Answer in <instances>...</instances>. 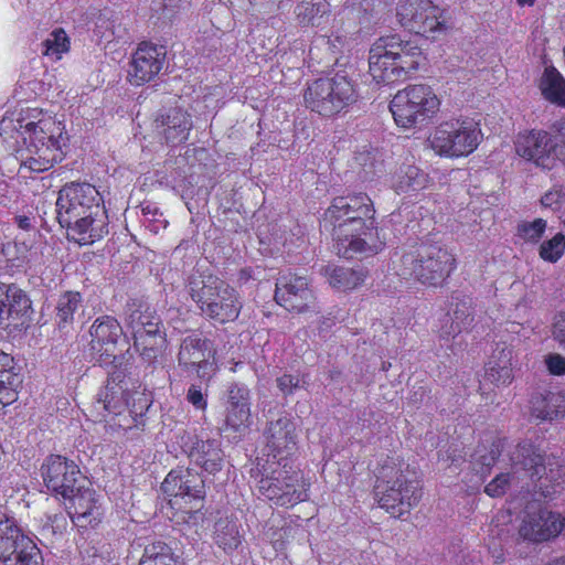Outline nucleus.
Returning a JSON list of instances; mask_svg holds the SVG:
<instances>
[{"label": "nucleus", "mask_w": 565, "mask_h": 565, "mask_svg": "<svg viewBox=\"0 0 565 565\" xmlns=\"http://www.w3.org/2000/svg\"><path fill=\"white\" fill-rule=\"evenodd\" d=\"M10 129L15 130L23 139L24 147L15 151V158L20 161V173L25 170L44 172L63 160L65 127L53 116L31 109L17 118L15 122L13 119L3 118L0 134H7Z\"/></svg>", "instance_id": "f257e3e1"}, {"label": "nucleus", "mask_w": 565, "mask_h": 565, "mask_svg": "<svg viewBox=\"0 0 565 565\" xmlns=\"http://www.w3.org/2000/svg\"><path fill=\"white\" fill-rule=\"evenodd\" d=\"M373 203L365 193L338 196L324 213L332 228L333 250L340 257L376 254L383 246L374 226Z\"/></svg>", "instance_id": "f03ea898"}, {"label": "nucleus", "mask_w": 565, "mask_h": 565, "mask_svg": "<svg viewBox=\"0 0 565 565\" xmlns=\"http://www.w3.org/2000/svg\"><path fill=\"white\" fill-rule=\"evenodd\" d=\"M56 218L67 238L92 245L108 234V215L98 190L87 182H70L56 199Z\"/></svg>", "instance_id": "7ed1b4c3"}, {"label": "nucleus", "mask_w": 565, "mask_h": 565, "mask_svg": "<svg viewBox=\"0 0 565 565\" xmlns=\"http://www.w3.org/2000/svg\"><path fill=\"white\" fill-rule=\"evenodd\" d=\"M374 493L381 508L394 516H402L419 502L420 480L408 463L387 458L379 469Z\"/></svg>", "instance_id": "20e7f679"}, {"label": "nucleus", "mask_w": 565, "mask_h": 565, "mask_svg": "<svg viewBox=\"0 0 565 565\" xmlns=\"http://www.w3.org/2000/svg\"><path fill=\"white\" fill-rule=\"evenodd\" d=\"M417 45L397 35L379 39L370 50L369 71L377 84H392L419 66Z\"/></svg>", "instance_id": "39448f33"}, {"label": "nucleus", "mask_w": 565, "mask_h": 565, "mask_svg": "<svg viewBox=\"0 0 565 565\" xmlns=\"http://www.w3.org/2000/svg\"><path fill=\"white\" fill-rule=\"evenodd\" d=\"M188 288L191 299L205 318L218 323L238 318L243 307L239 294L223 279L213 275L192 276Z\"/></svg>", "instance_id": "423d86ee"}, {"label": "nucleus", "mask_w": 565, "mask_h": 565, "mask_svg": "<svg viewBox=\"0 0 565 565\" xmlns=\"http://www.w3.org/2000/svg\"><path fill=\"white\" fill-rule=\"evenodd\" d=\"M401 275L423 285L440 286L456 268L455 256L438 243L422 242L412 246L401 258Z\"/></svg>", "instance_id": "0eeeda50"}, {"label": "nucleus", "mask_w": 565, "mask_h": 565, "mask_svg": "<svg viewBox=\"0 0 565 565\" xmlns=\"http://www.w3.org/2000/svg\"><path fill=\"white\" fill-rule=\"evenodd\" d=\"M356 99L358 93L353 82L342 74L316 79L308 85L305 93L306 106L323 117L341 113Z\"/></svg>", "instance_id": "6e6552de"}, {"label": "nucleus", "mask_w": 565, "mask_h": 565, "mask_svg": "<svg viewBox=\"0 0 565 565\" xmlns=\"http://www.w3.org/2000/svg\"><path fill=\"white\" fill-rule=\"evenodd\" d=\"M89 337L90 355L99 366H128L125 354L119 353V347L127 345L128 340L115 317L105 315L96 318L89 328Z\"/></svg>", "instance_id": "1a4fd4ad"}, {"label": "nucleus", "mask_w": 565, "mask_h": 565, "mask_svg": "<svg viewBox=\"0 0 565 565\" xmlns=\"http://www.w3.org/2000/svg\"><path fill=\"white\" fill-rule=\"evenodd\" d=\"M439 99L427 85H409L398 90L390 104L395 122L412 128L431 118L439 108Z\"/></svg>", "instance_id": "9d476101"}, {"label": "nucleus", "mask_w": 565, "mask_h": 565, "mask_svg": "<svg viewBox=\"0 0 565 565\" xmlns=\"http://www.w3.org/2000/svg\"><path fill=\"white\" fill-rule=\"evenodd\" d=\"M482 139L479 125L472 119H451L434 130L429 141L439 156L463 157L473 152Z\"/></svg>", "instance_id": "9b49d317"}, {"label": "nucleus", "mask_w": 565, "mask_h": 565, "mask_svg": "<svg viewBox=\"0 0 565 565\" xmlns=\"http://www.w3.org/2000/svg\"><path fill=\"white\" fill-rule=\"evenodd\" d=\"M0 561L6 565H43L36 544L13 519H0Z\"/></svg>", "instance_id": "f8f14e48"}, {"label": "nucleus", "mask_w": 565, "mask_h": 565, "mask_svg": "<svg viewBox=\"0 0 565 565\" xmlns=\"http://www.w3.org/2000/svg\"><path fill=\"white\" fill-rule=\"evenodd\" d=\"M284 468L273 471L270 477L262 478L258 491L276 505L292 507L308 499V488L302 475Z\"/></svg>", "instance_id": "ddd939ff"}, {"label": "nucleus", "mask_w": 565, "mask_h": 565, "mask_svg": "<svg viewBox=\"0 0 565 565\" xmlns=\"http://www.w3.org/2000/svg\"><path fill=\"white\" fill-rule=\"evenodd\" d=\"M108 370V381L104 388L97 394L96 405L97 409L105 412L104 416L113 415L120 416L126 412L129 416H137L142 414L143 409L148 408L147 401L141 397V394L136 393L139 396L138 401L143 402L138 408L136 403L130 404V393L124 387L122 383L128 372V366H120Z\"/></svg>", "instance_id": "4468645a"}, {"label": "nucleus", "mask_w": 565, "mask_h": 565, "mask_svg": "<svg viewBox=\"0 0 565 565\" xmlns=\"http://www.w3.org/2000/svg\"><path fill=\"white\" fill-rule=\"evenodd\" d=\"M42 477L46 488L63 499L72 497L86 483L78 466L61 455L49 456L42 465Z\"/></svg>", "instance_id": "2eb2a0df"}, {"label": "nucleus", "mask_w": 565, "mask_h": 565, "mask_svg": "<svg viewBox=\"0 0 565 565\" xmlns=\"http://www.w3.org/2000/svg\"><path fill=\"white\" fill-rule=\"evenodd\" d=\"M443 10L430 0H403L397 7L399 23L411 32L429 36L445 30Z\"/></svg>", "instance_id": "dca6fc26"}, {"label": "nucleus", "mask_w": 565, "mask_h": 565, "mask_svg": "<svg viewBox=\"0 0 565 565\" xmlns=\"http://www.w3.org/2000/svg\"><path fill=\"white\" fill-rule=\"evenodd\" d=\"M33 312L32 300L17 284L0 281V329L26 328Z\"/></svg>", "instance_id": "f3484780"}, {"label": "nucleus", "mask_w": 565, "mask_h": 565, "mask_svg": "<svg viewBox=\"0 0 565 565\" xmlns=\"http://www.w3.org/2000/svg\"><path fill=\"white\" fill-rule=\"evenodd\" d=\"M212 342L198 334L184 337L177 354L178 367L188 376L196 374L200 379H210L213 363Z\"/></svg>", "instance_id": "a211bd4d"}, {"label": "nucleus", "mask_w": 565, "mask_h": 565, "mask_svg": "<svg viewBox=\"0 0 565 565\" xmlns=\"http://www.w3.org/2000/svg\"><path fill=\"white\" fill-rule=\"evenodd\" d=\"M564 525L565 519L559 513L527 507L519 526V535L524 541L542 543L558 536Z\"/></svg>", "instance_id": "6ab92c4d"}, {"label": "nucleus", "mask_w": 565, "mask_h": 565, "mask_svg": "<svg viewBox=\"0 0 565 565\" xmlns=\"http://www.w3.org/2000/svg\"><path fill=\"white\" fill-rule=\"evenodd\" d=\"M510 460L515 472L524 470L531 479H542L556 482L565 475V467L558 461L545 463L543 455L530 443H520L510 455Z\"/></svg>", "instance_id": "aec40b11"}, {"label": "nucleus", "mask_w": 565, "mask_h": 565, "mask_svg": "<svg viewBox=\"0 0 565 565\" xmlns=\"http://www.w3.org/2000/svg\"><path fill=\"white\" fill-rule=\"evenodd\" d=\"M275 300L286 310L300 313L311 307L315 295L306 277L284 273L276 280Z\"/></svg>", "instance_id": "412c9836"}, {"label": "nucleus", "mask_w": 565, "mask_h": 565, "mask_svg": "<svg viewBox=\"0 0 565 565\" xmlns=\"http://www.w3.org/2000/svg\"><path fill=\"white\" fill-rule=\"evenodd\" d=\"M555 147V132L550 134L545 130L532 129L520 132L515 141V151L520 157L547 170L554 168Z\"/></svg>", "instance_id": "4be33fe9"}, {"label": "nucleus", "mask_w": 565, "mask_h": 565, "mask_svg": "<svg viewBox=\"0 0 565 565\" xmlns=\"http://www.w3.org/2000/svg\"><path fill=\"white\" fill-rule=\"evenodd\" d=\"M166 61V50L151 43H140L129 63L127 78L131 85L140 86L159 75Z\"/></svg>", "instance_id": "5701e85b"}, {"label": "nucleus", "mask_w": 565, "mask_h": 565, "mask_svg": "<svg viewBox=\"0 0 565 565\" xmlns=\"http://www.w3.org/2000/svg\"><path fill=\"white\" fill-rule=\"evenodd\" d=\"M223 430L245 433L250 426V390L244 383L232 382L225 392Z\"/></svg>", "instance_id": "b1692460"}, {"label": "nucleus", "mask_w": 565, "mask_h": 565, "mask_svg": "<svg viewBox=\"0 0 565 565\" xmlns=\"http://www.w3.org/2000/svg\"><path fill=\"white\" fill-rule=\"evenodd\" d=\"M182 447L190 461L209 475L221 471L224 465L225 454L221 441L213 438L203 439L196 435H184Z\"/></svg>", "instance_id": "393cba45"}, {"label": "nucleus", "mask_w": 565, "mask_h": 565, "mask_svg": "<svg viewBox=\"0 0 565 565\" xmlns=\"http://www.w3.org/2000/svg\"><path fill=\"white\" fill-rule=\"evenodd\" d=\"M67 514L79 529L95 527L102 521L103 510L95 490L85 484L68 497Z\"/></svg>", "instance_id": "a878e982"}, {"label": "nucleus", "mask_w": 565, "mask_h": 565, "mask_svg": "<svg viewBox=\"0 0 565 565\" xmlns=\"http://www.w3.org/2000/svg\"><path fill=\"white\" fill-rule=\"evenodd\" d=\"M264 435L266 447L278 460L287 459L297 450L296 425L288 415L270 420Z\"/></svg>", "instance_id": "bb28decb"}, {"label": "nucleus", "mask_w": 565, "mask_h": 565, "mask_svg": "<svg viewBox=\"0 0 565 565\" xmlns=\"http://www.w3.org/2000/svg\"><path fill=\"white\" fill-rule=\"evenodd\" d=\"M162 491L173 497L189 500H200L204 498V481L198 472L190 469L171 470L161 484Z\"/></svg>", "instance_id": "cd10ccee"}, {"label": "nucleus", "mask_w": 565, "mask_h": 565, "mask_svg": "<svg viewBox=\"0 0 565 565\" xmlns=\"http://www.w3.org/2000/svg\"><path fill=\"white\" fill-rule=\"evenodd\" d=\"M156 129L168 145L177 146L188 140L192 129L191 116L181 108H170L154 120Z\"/></svg>", "instance_id": "c85d7f7f"}, {"label": "nucleus", "mask_w": 565, "mask_h": 565, "mask_svg": "<svg viewBox=\"0 0 565 565\" xmlns=\"http://www.w3.org/2000/svg\"><path fill=\"white\" fill-rule=\"evenodd\" d=\"M451 308L440 328L441 338H456L468 331L473 322L472 299L468 296L452 297Z\"/></svg>", "instance_id": "c756f323"}, {"label": "nucleus", "mask_w": 565, "mask_h": 565, "mask_svg": "<svg viewBox=\"0 0 565 565\" xmlns=\"http://www.w3.org/2000/svg\"><path fill=\"white\" fill-rule=\"evenodd\" d=\"M531 414L543 420H557L565 415V393L545 392L533 395L531 399Z\"/></svg>", "instance_id": "7c9ffc66"}, {"label": "nucleus", "mask_w": 565, "mask_h": 565, "mask_svg": "<svg viewBox=\"0 0 565 565\" xmlns=\"http://www.w3.org/2000/svg\"><path fill=\"white\" fill-rule=\"evenodd\" d=\"M512 351L508 348L497 349L486 364L484 379L495 385H507L512 381Z\"/></svg>", "instance_id": "2f4dec72"}, {"label": "nucleus", "mask_w": 565, "mask_h": 565, "mask_svg": "<svg viewBox=\"0 0 565 565\" xmlns=\"http://www.w3.org/2000/svg\"><path fill=\"white\" fill-rule=\"evenodd\" d=\"M540 89L547 100L565 106V79L554 66L544 70L540 79Z\"/></svg>", "instance_id": "473e14b6"}, {"label": "nucleus", "mask_w": 565, "mask_h": 565, "mask_svg": "<svg viewBox=\"0 0 565 565\" xmlns=\"http://www.w3.org/2000/svg\"><path fill=\"white\" fill-rule=\"evenodd\" d=\"M140 313H132L130 316V330L135 344H143L145 340L166 337L162 320L158 315L151 316L150 320H147L146 322H140Z\"/></svg>", "instance_id": "72a5a7b5"}, {"label": "nucleus", "mask_w": 565, "mask_h": 565, "mask_svg": "<svg viewBox=\"0 0 565 565\" xmlns=\"http://www.w3.org/2000/svg\"><path fill=\"white\" fill-rule=\"evenodd\" d=\"M139 565H179V556L162 541H153L143 548Z\"/></svg>", "instance_id": "f704fd0d"}, {"label": "nucleus", "mask_w": 565, "mask_h": 565, "mask_svg": "<svg viewBox=\"0 0 565 565\" xmlns=\"http://www.w3.org/2000/svg\"><path fill=\"white\" fill-rule=\"evenodd\" d=\"M428 175L415 166L399 169L395 177L394 188L398 193L419 191L427 186Z\"/></svg>", "instance_id": "c9c22d12"}, {"label": "nucleus", "mask_w": 565, "mask_h": 565, "mask_svg": "<svg viewBox=\"0 0 565 565\" xmlns=\"http://www.w3.org/2000/svg\"><path fill=\"white\" fill-rule=\"evenodd\" d=\"M328 11L329 4L323 0L318 2L303 1L295 8L296 18L302 26H320Z\"/></svg>", "instance_id": "e433bc0d"}, {"label": "nucleus", "mask_w": 565, "mask_h": 565, "mask_svg": "<svg viewBox=\"0 0 565 565\" xmlns=\"http://www.w3.org/2000/svg\"><path fill=\"white\" fill-rule=\"evenodd\" d=\"M329 284L340 290H351L364 281L362 271L347 267H328L326 269Z\"/></svg>", "instance_id": "4c0bfd02"}, {"label": "nucleus", "mask_w": 565, "mask_h": 565, "mask_svg": "<svg viewBox=\"0 0 565 565\" xmlns=\"http://www.w3.org/2000/svg\"><path fill=\"white\" fill-rule=\"evenodd\" d=\"M83 298L77 291L63 292L56 303V323L58 328H65L74 320V313L82 307Z\"/></svg>", "instance_id": "58836bf2"}, {"label": "nucleus", "mask_w": 565, "mask_h": 565, "mask_svg": "<svg viewBox=\"0 0 565 565\" xmlns=\"http://www.w3.org/2000/svg\"><path fill=\"white\" fill-rule=\"evenodd\" d=\"M505 440L498 438L493 440L491 448L478 449L475 455V469L481 476L489 473L490 469L495 465L501 451L503 450Z\"/></svg>", "instance_id": "ea45409f"}, {"label": "nucleus", "mask_w": 565, "mask_h": 565, "mask_svg": "<svg viewBox=\"0 0 565 565\" xmlns=\"http://www.w3.org/2000/svg\"><path fill=\"white\" fill-rule=\"evenodd\" d=\"M166 337L145 340L143 344H135L139 351L141 361L148 366L156 367L161 364V358L166 349Z\"/></svg>", "instance_id": "a19ab883"}, {"label": "nucleus", "mask_w": 565, "mask_h": 565, "mask_svg": "<svg viewBox=\"0 0 565 565\" xmlns=\"http://www.w3.org/2000/svg\"><path fill=\"white\" fill-rule=\"evenodd\" d=\"M43 55L60 60L70 50V39L63 29L52 31L42 43Z\"/></svg>", "instance_id": "79ce46f5"}, {"label": "nucleus", "mask_w": 565, "mask_h": 565, "mask_svg": "<svg viewBox=\"0 0 565 565\" xmlns=\"http://www.w3.org/2000/svg\"><path fill=\"white\" fill-rule=\"evenodd\" d=\"M547 222L543 218L521 221L516 225L515 236L524 243L537 244L546 231Z\"/></svg>", "instance_id": "37998d69"}, {"label": "nucleus", "mask_w": 565, "mask_h": 565, "mask_svg": "<svg viewBox=\"0 0 565 565\" xmlns=\"http://www.w3.org/2000/svg\"><path fill=\"white\" fill-rule=\"evenodd\" d=\"M215 534L217 545L226 552L236 550L241 544V535L235 523L218 522Z\"/></svg>", "instance_id": "c03bdc74"}, {"label": "nucleus", "mask_w": 565, "mask_h": 565, "mask_svg": "<svg viewBox=\"0 0 565 565\" xmlns=\"http://www.w3.org/2000/svg\"><path fill=\"white\" fill-rule=\"evenodd\" d=\"M13 364L0 369V403L9 405L17 399L15 386L19 383L18 374L12 372Z\"/></svg>", "instance_id": "a18cd8bd"}, {"label": "nucleus", "mask_w": 565, "mask_h": 565, "mask_svg": "<svg viewBox=\"0 0 565 565\" xmlns=\"http://www.w3.org/2000/svg\"><path fill=\"white\" fill-rule=\"evenodd\" d=\"M565 252V236L557 233L551 239L544 241L539 248L540 257L548 263H556Z\"/></svg>", "instance_id": "49530a36"}, {"label": "nucleus", "mask_w": 565, "mask_h": 565, "mask_svg": "<svg viewBox=\"0 0 565 565\" xmlns=\"http://www.w3.org/2000/svg\"><path fill=\"white\" fill-rule=\"evenodd\" d=\"M552 132H555L556 147L554 150V167L559 161L565 166V118L552 125Z\"/></svg>", "instance_id": "de8ad7c7"}, {"label": "nucleus", "mask_w": 565, "mask_h": 565, "mask_svg": "<svg viewBox=\"0 0 565 565\" xmlns=\"http://www.w3.org/2000/svg\"><path fill=\"white\" fill-rule=\"evenodd\" d=\"M132 313L134 315L140 313V316H141L140 322L141 321L146 322L147 320H150L151 316L157 315L156 310L152 309L149 305H147L140 300H136V299L130 300L129 302H127L126 311H125L126 323L129 329H130V316Z\"/></svg>", "instance_id": "09e8293b"}, {"label": "nucleus", "mask_w": 565, "mask_h": 565, "mask_svg": "<svg viewBox=\"0 0 565 565\" xmlns=\"http://www.w3.org/2000/svg\"><path fill=\"white\" fill-rule=\"evenodd\" d=\"M278 388L284 395L292 394L297 388L306 384L305 376L284 374L276 380Z\"/></svg>", "instance_id": "8fccbe9b"}, {"label": "nucleus", "mask_w": 565, "mask_h": 565, "mask_svg": "<svg viewBox=\"0 0 565 565\" xmlns=\"http://www.w3.org/2000/svg\"><path fill=\"white\" fill-rule=\"evenodd\" d=\"M185 398L199 411H205L207 407V392L203 391L200 385L191 384Z\"/></svg>", "instance_id": "3c124183"}, {"label": "nucleus", "mask_w": 565, "mask_h": 565, "mask_svg": "<svg viewBox=\"0 0 565 565\" xmlns=\"http://www.w3.org/2000/svg\"><path fill=\"white\" fill-rule=\"evenodd\" d=\"M509 483L510 475L500 473L486 486L484 492L492 498L501 497L505 493Z\"/></svg>", "instance_id": "603ef678"}, {"label": "nucleus", "mask_w": 565, "mask_h": 565, "mask_svg": "<svg viewBox=\"0 0 565 565\" xmlns=\"http://www.w3.org/2000/svg\"><path fill=\"white\" fill-rule=\"evenodd\" d=\"M545 364L548 372L553 375L565 374V358L558 353H551L545 358Z\"/></svg>", "instance_id": "864d4df0"}, {"label": "nucleus", "mask_w": 565, "mask_h": 565, "mask_svg": "<svg viewBox=\"0 0 565 565\" xmlns=\"http://www.w3.org/2000/svg\"><path fill=\"white\" fill-rule=\"evenodd\" d=\"M565 198V192L562 188H555L548 192H546L542 199L541 203L546 207H556Z\"/></svg>", "instance_id": "5fc2aeb1"}, {"label": "nucleus", "mask_w": 565, "mask_h": 565, "mask_svg": "<svg viewBox=\"0 0 565 565\" xmlns=\"http://www.w3.org/2000/svg\"><path fill=\"white\" fill-rule=\"evenodd\" d=\"M358 163L362 167L364 178L375 172L374 157L370 152H362L355 157Z\"/></svg>", "instance_id": "6e6d98bb"}, {"label": "nucleus", "mask_w": 565, "mask_h": 565, "mask_svg": "<svg viewBox=\"0 0 565 565\" xmlns=\"http://www.w3.org/2000/svg\"><path fill=\"white\" fill-rule=\"evenodd\" d=\"M553 335L561 345L565 347V312L559 313L557 317L553 328Z\"/></svg>", "instance_id": "4d7b16f0"}, {"label": "nucleus", "mask_w": 565, "mask_h": 565, "mask_svg": "<svg viewBox=\"0 0 565 565\" xmlns=\"http://www.w3.org/2000/svg\"><path fill=\"white\" fill-rule=\"evenodd\" d=\"M14 224L25 232L35 230V217L31 215H15Z\"/></svg>", "instance_id": "13d9d810"}, {"label": "nucleus", "mask_w": 565, "mask_h": 565, "mask_svg": "<svg viewBox=\"0 0 565 565\" xmlns=\"http://www.w3.org/2000/svg\"><path fill=\"white\" fill-rule=\"evenodd\" d=\"M49 521L51 522L54 532H63L66 529L67 521L63 513L49 516Z\"/></svg>", "instance_id": "bf43d9fd"}, {"label": "nucleus", "mask_w": 565, "mask_h": 565, "mask_svg": "<svg viewBox=\"0 0 565 565\" xmlns=\"http://www.w3.org/2000/svg\"><path fill=\"white\" fill-rule=\"evenodd\" d=\"M13 191L7 182H0V204L7 205L12 201Z\"/></svg>", "instance_id": "052dcab7"}, {"label": "nucleus", "mask_w": 565, "mask_h": 565, "mask_svg": "<svg viewBox=\"0 0 565 565\" xmlns=\"http://www.w3.org/2000/svg\"><path fill=\"white\" fill-rule=\"evenodd\" d=\"M13 364V358L4 352H0V369L11 366Z\"/></svg>", "instance_id": "680f3d73"}, {"label": "nucleus", "mask_w": 565, "mask_h": 565, "mask_svg": "<svg viewBox=\"0 0 565 565\" xmlns=\"http://www.w3.org/2000/svg\"><path fill=\"white\" fill-rule=\"evenodd\" d=\"M516 1L521 7H524V6L532 7L535 3V0H516Z\"/></svg>", "instance_id": "e2e57ef3"}, {"label": "nucleus", "mask_w": 565, "mask_h": 565, "mask_svg": "<svg viewBox=\"0 0 565 565\" xmlns=\"http://www.w3.org/2000/svg\"><path fill=\"white\" fill-rule=\"evenodd\" d=\"M547 565H565V557L554 559L553 562L548 563Z\"/></svg>", "instance_id": "0e129e2a"}, {"label": "nucleus", "mask_w": 565, "mask_h": 565, "mask_svg": "<svg viewBox=\"0 0 565 565\" xmlns=\"http://www.w3.org/2000/svg\"><path fill=\"white\" fill-rule=\"evenodd\" d=\"M142 213H143V214H150V213H152V212H151V207H150V205H147V206L142 207Z\"/></svg>", "instance_id": "69168bd1"}, {"label": "nucleus", "mask_w": 565, "mask_h": 565, "mask_svg": "<svg viewBox=\"0 0 565 565\" xmlns=\"http://www.w3.org/2000/svg\"><path fill=\"white\" fill-rule=\"evenodd\" d=\"M323 323H324V326L330 328L333 324V320L328 318V319H326V321Z\"/></svg>", "instance_id": "338daca9"}]
</instances>
